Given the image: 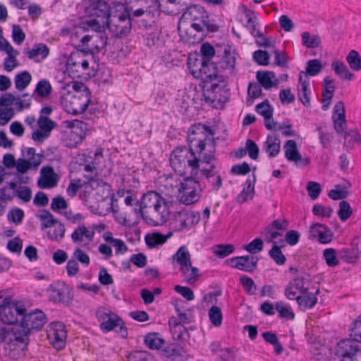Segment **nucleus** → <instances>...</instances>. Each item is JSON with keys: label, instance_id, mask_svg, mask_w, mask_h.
<instances>
[{"label": "nucleus", "instance_id": "nucleus-1", "mask_svg": "<svg viewBox=\"0 0 361 361\" xmlns=\"http://www.w3.org/2000/svg\"><path fill=\"white\" fill-rule=\"evenodd\" d=\"M46 322L44 313L37 310L29 314L24 312L20 324L2 328L1 339L5 343L4 348L8 352V355L13 360L23 357L31 330L40 329Z\"/></svg>", "mask_w": 361, "mask_h": 361}, {"label": "nucleus", "instance_id": "nucleus-2", "mask_svg": "<svg viewBox=\"0 0 361 361\" xmlns=\"http://www.w3.org/2000/svg\"><path fill=\"white\" fill-rule=\"evenodd\" d=\"M138 211L143 220L150 226L162 225L168 219L167 203L164 198L155 191H148L143 195Z\"/></svg>", "mask_w": 361, "mask_h": 361}, {"label": "nucleus", "instance_id": "nucleus-3", "mask_svg": "<svg viewBox=\"0 0 361 361\" xmlns=\"http://www.w3.org/2000/svg\"><path fill=\"white\" fill-rule=\"evenodd\" d=\"M212 156L199 157L195 151L186 147H178L171 154L170 164L174 171L180 176H196L200 161H209Z\"/></svg>", "mask_w": 361, "mask_h": 361}, {"label": "nucleus", "instance_id": "nucleus-4", "mask_svg": "<svg viewBox=\"0 0 361 361\" xmlns=\"http://www.w3.org/2000/svg\"><path fill=\"white\" fill-rule=\"evenodd\" d=\"M107 27L116 37L127 36L132 29L130 15L125 5L119 2H113L109 16L104 21V28Z\"/></svg>", "mask_w": 361, "mask_h": 361}, {"label": "nucleus", "instance_id": "nucleus-5", "mask_svg": "<svg viewBox=\"0 0 361 361\" xmlns=\"http://www.w3.org/2000/svg\"><path fill=\"white\" fill-rule=\"evenodd\" d=\"M111 4L109 5L104 0H87L85 13L90 17L97 18L87 20L85 25L87 29H91L97 32L104 30V21L110 13Z\"/></svg>", "mask_w": 361, "mask_h": 361}, {"label": "nucleus", "instance_id": "nucleus-6", "mask_svg": "<svg viewBox=\"0 0 361 361\" xmlns=\"http://www.w3.org/2000/svg\"><path fill=\"white\" fill-rule=\"evenodd\" d=\"M180 20L192 22L191 28L196 32H216L218 30V27L210 22L207 11L200 5H192L188 7L182 14Z\"/></svg>", "mask_w": 361, "mask_h": 361}, {"label": "nucleus", "instance_id": "nucleus-7", "mask_svg": "<svg viewBox=\"0 0 361 361\" xmlns=\"http://www.w3.org/2000/svg\"><path fill=\"white\" fill-rule=\"evenodd\" d=\"M188 66L190 73L196 78L200 79L205 83H213L222 82L223 78L218 74L216 63L207 60H199V59L188 58Z\"/></svg>", "mask_w": 361, "mask_h": 361}, {"label": "nucleus", "instance_id": "nucleus-8", "mask_svg": "<svg viewBox=\"0 0 361 361\" xmlns=\"http://www.w3.org/2000/svg\"><path fill=\"white\" fill-rule=\"evenodd\" d=\"M212 135V129L201 123L192 125L188 130L187 142L189 149L195 151L199 157H202L206 151V146L210 142Z\"/></svg>", "mask_w": 361, "mask_h": 361}, {"label": "nucleus", "instance_id": "nucleus-9", "mask_svg": "<svg viewBox=\"0 0 361 361\" xmlns=\"http://www.w3.org/2000/svg\"><path fill=\"white\" fill-rule=\"evenodd\" d=\"M173 261L180 266V271L184 281L192 285L200 277V270L192 266L190 254L185 246H181L173 256Z\"/></svg>", "mask_w": 361, "mask_h": 361}, {"label": "nucleus", "instance_id": "nucleus-10", "mask_svg": "<svg viewBox=\"0 0 361 361\" xmlns=\"http://www.w3.org/2000/svg\"><path fill=\"white\" fill-rule=\"evenodd\" d=\"M216 56L219 58L216 66L219 71L229 78L236 74L237 53L229 45L220 46L216 49Z\"/></svg>", "mask_w": 361, "mask_h": 361}, {"label": "nucleus", "instance_id": "nucleus-11", "mask_svg": "<svg viewBox=\"0 0 361 361\" xmlns=\"http://www.w3.org/2000/svg\"><path fill=\"white\" fill-rule=\"evenodd\" d=\"M200 220V212L182 209L173 214L170 220V226L174 231H188L197 225Z\"/></svg>", "mask_w": 361, "mask_h": 361}, {"label": "nucleus", "instance_id": "nucleus-12", "mask_svg": "<svg viewBox=\"0 0 361 361\" xmlns=\"http://www.w3.org/2000/svg\"><path fill=\"white\" fill-rule=\"evenodd\" d=\"M26 309L18 303L9 302L8 299H4L3 304L0 306V319L2 323L15 326L21 321L23 313Z\"/></svg>", "mask_w": 361, "mask_h": 361}, {"label": "nucleus", "instance_id": "nucleus-13", "mask_svg": "<svg viewBox=\"0 0 361 361\" xmlns=\"http://www.w3.org/2000/svg\"><path fill=\"white\" fill-rule=\"evenodd\" d=\"M83 92L70 96L63 101L65 111L73 115H78L85 112L90 102V92L84 87Z\"/></svg>", "mask_w": 361, "mask_h": 361}, {"label": "nucleus", "instance_id": "nucleus-14", "mask_svg": "<svg viewBox=\"0 0 361 361\" xmlns=\"http://www.w3.org/2000/svg\"><path fill=\"white\" fill-rule=\"evenodd\" d=\"M180 192V201L186 204H192L197 202L201 197L200 185L198 181L192 178L187 177L178 189Z\"/></svg>", "mask_w": 361, "mask_h": 361}, {"label": "nucleus", "instance_id": "nucleus-15", "mask_svg": "<svg viewBox=\"0 0 361 361\" xmlns=\"http://www.w3.org/2000/svg\"><path fill=\"white\" fill-rule=\"evenodd\" d=\"M97 317L100 322V328L105 332L119 328L120 331L126 333L123 321L114 312L109 310H99L97 312Z\"/></svg>", "mask_w": 361, "mask_h": 361}, {"label": "nucleus", "instance_id": "nucleus-16", "mask_svg": "<svg viewBox=\"0 0 361 361\" xmlns=\"http://www.w3.org/2000/svg\"><path fill=\"white\" fill-rule=\"evenodd\" d=\"M47 338L53 347L61 350L65 347L67 331L65 325L59 322H52L48 327Z\"/></svg>", "mask_w": 361, "mask_h": 361}, {"label": "nucleus", "instance_id": "nucleus-17", "mask_svg": "<svg viewBox=\"0 0 361 361\" xmlns=\"http://www.w3.org/2000/svg\"><path fill=\"white\" fill-rule=\"evenodd\" d=\"M353 339H343L338 343L335 355L341 361H353L354 355L361 348L360 345Z\"/></svg>", "mask_w": 361, "mask_h": 361}, {"label": "nucleus", "instance_id": "nucleus-18", "mask_svg": "<svg viewBox=\"0 0 361 361\" xmlns=\"http://www.w3.org/2000/svg\"><path fill=\"white\" fill-rule=\"evenodd\" d=\"M49 299L54 302L68 304L71 301V288L64 282H53L47 288Z\"/></svg>", "mask_w": 361, "mask_h": 361}, {"label": "nucleus", "instance_id": "nucleus-19", "mask_svg": "<svg viewBox=\"0 0 361 361\" xmlns=\"http://www.w3.org/2000/svg\"><path fill=\"white\" fill-rule=\"evenodd\" d=\"M309 283L305 274L298 275L289 282L285 289V295L289 300H295L299 295L307 293Z\"/></svg>", "mask_w": 361, "mask_h": 361}, {"label": "nucleus", "instance_id": "nucleus-20", "mask_svg": "<svg viewBox=\"0 0 361 361\" xmlns=\"http://www.w3.org/2000/svg\"><path fill=\"white\" fill-rule=\"evenodd\" d=\"M107 37L101 34L95 36L85 35L82 37L80 42L82 49L80 51L85 54H93L94 52H99L102 47L106 44Z\"/></svg>", "mask_w": 361, "mask_h": 361}, {"label": "nucleus", "instance_id": "nucleus-21", "mask_svg": "<svg viewBox=\"0 0 361 361\" xmlns=\"http://www.w3.org/2000/svg\"><path fill=\"white\" fill-rule=\"evenodd\" d=\"M285 157L289 161L294 162L298 166H307L310 163L309 158H302L293 140H288L283 145Z\"/></svg>", "mask_w": 361, "mask_h": 361}, {"label": "nucleus", "instance_id": "nucleus-22", "mask_svg": "<svg viewBox=\"0 0 361 361\" xmlns=\"http://www.w3.org/2000/svg\"><path fill=\"white\" fill-rule=\"evenodd\" d=\"M258 260L259 258L254 255L235 257L231 259L232 267L250 273L257 269Z\"/></svg>", "mask_w": 361, "mask_h": 361}, {"label": "nucleus", "instance_id": "nucleus-23", "mask_svg": "<svg viewBox=\"0 0 361 361\" xmlns=\"http://www.w3.org/2000/svg\"><path fill=\"white\" fill-rule=\"evenodd\" d=\"M41 178L38 180V186L40 188H51L58 183V176L51 166H44L41 169Z\"/></svg>", "mask_w": 361, "mask_h": 361}, {"label": "nucleus", "instance_id": "nucleus-24", "mask_svg": "<svg viewBox=\"0 0 361 361\" xmlns=\"http://www.w3.org/2000/svg\"><path fill=\"white\" fill-rule=\"evenodd\" d=\"M303 73H299V83L298 85V97L302 104L307 107L310 106L311 90L309 78H304Z\"/></svg>", "mask_w": 361, "mask_h": 361}, {"label": "nucleus", "instance_id": "nucleus-25", "mask_svg": "<svg viewBox=\"0 0 361 361\" xmlns=\"http://www.w3.org/2000/svg\"><path fill=\"white\" fill-rule=\"evenodd\" d=\"M10 188L13 190V193L6 194L4 192L3 196L7 200H13L15 197H18L24 202H28L32 198V191L27 186L17 187V183L10 182Z\"/></svg>", "mask_w": 361, "mask_h": 361}, {"label": "nucleus", "instance_id": "nucleus-26", "mask_svg": "<svg viewBox=\"0 0 361 361\" xmlns=\"http://www.w3.org/2000/svg\"><path fill=\"white\" fill-rule=\"evenodd\" d=\"M94 229L88 228L85 224H80L71 234V239L75 243H81L87 241L92 242L94 237Z\"/></svg>", "mask_w": 361, "mask_h": 361}, {"label": "nucleus", "instance_id": "nucleus-27", "mask_svg": "<svg viewBox=\"0 0 361 361\" xmlns=\"http://www.w3.org/2000/svg\"><path fill=\"white\" fill-rule=\"evenodd\" d=\"M310 236L317 238L321 243H329L332 240V235L330 230L323 224H314L310 229Z\"/></svg>", "mask_w": 361, "mask_h": 361}, {"label": "nucleus", "instance_id": "nucleus-28", "mask_svg": "<svg viewBox=\"0 0 361 361\" xmlns=\"http://www.w3.org/2000/svg\"><path fill=\"white\" fill-rule=\"evenodd\" d=\"M214 145L212 146V149L208 150V153H204L202 157L204 156H212V158L209 161H200L199 171L201 172L202 176L207 179L209 176H214L219 172L216 165L213 162L215 159L214 157Z\"/></svg>", "mask_w": 361, "mask_h": 361}, {"label": "nucleus", "instance_id": "nucleus-29", "mask_svg": "<svg viewBox=\"0 0 361 361\" xmlns=\"http://www.w3.org/2000/svg\"><path fill=\"white\" fill-rule=\"evenodd\" d=\"M25 55L35 62H40L45 59L49 54V49L42 43L36 44L32 49L25 50Z\"/></svg>", "mask_w": 361, "mask_h": 361}, {"label": "nucleus", "instance_id": "nucleus-30", "mask_svg": "<svg viewBox=\"0 0 361 361\" xmlns=\"http://www.w3.org/2000/svg\"><path fill=\"white\" fill-rule=\"evenodd\" d=\"M82 52L77 51L72 52L66 62V68L73 74V78L80 77V63L82 62Z\"/></svg>", "mask_w": 361, "mask_h": 361}, {"label": "nucleus", "instance_id": "nucleus-31", "mask_svg": "<svg viewBox=\"0 0 361 361\" xmlns=\"http://www.w3.org/2000/svg\"><path fill=\"white\" fill-rule=\"evenodd\" d=\"M219 87V85L217 82H213L210 83L209 86L205 85L203 90L202 100L213 108H217L219 104L215 92L216 89Z\"/></svg>", "mask_w": 361, "mask_h": 361}, {"label": "nucleus", "instance_id": "nucleus-32", "mask_svg": "<svg viewBox=\"0 0 361 361\" xmlns=\"http://www.w3.org/2000/svg\"><path fill=\"white\" fill-rule=\"evenodd\" d=\"M281 149V141L279 138L274 135L267 136L263 145V150L271 158L276 157Z\"/></svg>", "mask_w": 361, "mask_h": 361}, {"label": "nucleus", "instance_id": "nucleus-33", "mask_svg": "<svg viewBox=\"0 0 361 361\" xmlns=\"http://www.w3.org/2000/svg\"><path fill=\"white\" fill-rule=\"evenodd\" d=\"M319 290L317 289L315 293H307L300 295L295 299L297 303L302 310L312 308L317 302V298L315 294L318 293Z\"/></svg>", "mask_w": 361, "mask_h": 361}, {"label": "nucleus", "instance_id": "nucleus-34", "mask_svg": "<svg viewBox=\"0 0 361 361\" xmlns=\"http://www.w3.org/2000/svg\"><path fill=\"white\" fill-rule=\"evenodd\" d=\"M256 77L259 85L265 90H269L273 87H276L278 85L276 80L273 81V78L275 77V75L272 72L258 71Z\"/></svg>", "mask_w": 361, "mask_h": 361}, {"label": "nucleus", "instance_id": "nucleus-35", "mask_svg": "<svg viewBox=\"0 0 361 361\" xmlns=\"http://www.w3.org/2000/svg\"><path fill=\"white\" fill-rule=\"evenodd\" d=\"M146 44L150 48L163 47L165 44V35L161 31L156 30L147 35Z\"/></svg>", "mask_w": 361, "mask_h": 361}, {"label": "nucleus", "instance_id": "nucleus-36", "mask_svg": "<svg viewBox=\"0 0 361 361\" xmlns=\"http://www.w3.org/2000/svg\"><path fill=\"white\" fill-rule=\"evenodd\" d=\"M323 69V64L319 59L309 60L307 63L305 71H300V73H303L304 78H308V76H315L319 75Z\"/></svg>", "mask_w": 361, "mask_h": 361}, {"label": "nucleus", "instance_id": "nucleus-37", "mask_svg": "<svg viewBox=\"0 0 361 361\" xmlns=\"http://www.w3.org/2000/svg\"><path fill=\"white\" fill-rule=\"evenodd\" d=\"M169 324L171 334L174 338L181 340L184 334H187L186 328L181 324L180 320L177 318L172 317L169 320Z\"/></svg>", "mask_w": 361, "mask_h": 361}, {"label": "nucleus", "instance_id": "nucleus-38", "mask_svg": "<svg viewBox=\"0 0 361 361\" xmlns=\"http://www.w3.org/2000/svg\"><path fill=\"white\" fill-rule=\"evenodd\" d=\"M255 178H254L253 182L250 180H246L244 188L236 197V202L238 203L243 204L247 201V200L253 197L255 193Z\"/></svg>", "mask_w": 361, "mask_h": 361}, {"label": "nucleus", "instance_id": "nucleus-39", "mask_svg": "<svg viewBox=\"0 0 361 361\" xmlns=\"http://www.w3.org/2000/svg\"><path fill=\"white\" fill-rule=\"evenodd\" d=\"M178 30L181 39L185 43L195 44L202 40L204 32L193 33V31H195L193 29L185 31H181L180 28Z\"/></svg>", "mask_w": 361, "mask_h": 361}, {"label": "nucleus", "instance_id": "nucleus-40", "mask_svg": "<svg viewBox=\"0 0 361 361\" xmlns=\"http://www.w3.org/2000/svg\"><path fill=\"white\" fill-rule=\"evenodd\" d=\"M171 235V233H169L166 235L159 233H154L151 235L148 234L145 236V242L148 247H155L157 245L164 244Z\"/></svg>", "mask_w": 361, "mask_h": 361}, {"label": "nucleus", "instance_id": "nucleus-41", "mask_svg": "<svg viewBox=\"0 0 361 361\" xmlns=\"http://www.w3.org/2000/svg\"><path fill=\"white\" fill-rule=\"evenodd\" d=\"M151 5L146 8V9L144 8H138L133 12V16L135 17H140L144 14H146L147 16H154L155 15L159 14V7L160 4L158 0H151Z\"/></svg>", "mask_w": 361, "mask_h": 361}, {"label": "nucleus", "instance_id": "nucleus-42", "mask_svg": "<svg viewBox=\"0 0 361 361\" xmlns=\"http://www.w3.org/2000/svg\"><path fill=\"white\" fill-rule=\"evenodd\" d=\"M31 80V74L28 71H24L15 76L14 82L16 88L19 91H23L29 85Z\"/></svg>", "mask_w": 361, "mask_h": 361}, {"label": "nucleus", "instance_id": "nucleus-43", "mask_svg": "<svg viewBox=\"0 0 361 361\" xmlns=\"http://www.w3.org/2000/svg\"><path fill=\"white\" fill-rule=\"evenodd\" d=\"M335 73L342 79L350 80L354 75L348 70L346 65L341 61H334L331 64Z\"/></svg>", "mask_w": 361, "mask_h": 361}, {"label": "nucleus", "instance_id": "nucleus-44", "mask_svg": "<svg viewBox=\"0 0 361 361\" xmlns=\"http://www.w3.org/2000/svg\"><path fill=\"white\" fill-rule=\"evenodd\" d=\"M302 44L307 48L312 49L320 46L321 39L317 35H311L309 32H304L301 35Z\"/></svg>", "mask_w": 361, "mask_h": 361}, {"label": "nucleus", "instance_id": "nucleus-45", "mask_svg": "<svg viewBox=\"0 0 361 361\" xmlns=\"http://www.w3.org/2000/svg\"><path fill=\"white\" fill-rule=\"evenodd\" d=\"M145 343L150 349H160L162 348L164 340L159 336L157 333H149L145 338Z\"/></svg>", "mask_w": 361, "mask_h": 361}, {"label": "nucleus", "instance_id": "nucleus-46", "mask_svg": "<svg viewBox=\"0 0 361 361\" xmlns=\"http://www.w3.org/2000/svg\"><path fill=\"white\" fill-rule=\"evenodd\" d=\"M245 17L247 18L246 27L250 30V33L255 36L257 35L258 18L256 13L250 10L245 9Z\"/></svg>", "mask_w": 361, "mask_h": 361}, {"label": "nucleus", "instance_id": "nucleus-47", "mask_svg": "<svg viewBox=\"0 0 361 361\" xmlns=\"http://www.w3.org/2000/svg\"><path fill=\"white\" fill-rule=\"evenodd\" d=\"M346 61L353 71L361 70V56L357 51L351 50L346 57Z\"/></svg>", "mask_w": 361, "mask_h": 361}, {"label": "nucleus", "instance_id": "nucleus-48", "mask_svg": "<svg viewBox=\"0 0 361 361\" xmlns=\"http://www.w3.org/2000/svg\"><path fill=\"white\" fill-rule=\"evenodd\" d=\"M209 317L211 323L216 327L222 324L223 315L221 309L217 306H212L209 310Z\"/></svg>", "mask_w": 361, "mask_h": 361}, {"label": "nucleus", "instance_id": "nucleus-49", "mask_svg": "<svg viewBox=\"0 0 361 361\" xmlns=\"http://www.w3.org/2000/svg\"><path fill=\"white\" fill-rule=\"evenodd\" d=\"M38 218L42 221V228L51 227L59 221L48 210H42L38 215Z\"/></svg>", "mask_w": 361, "mask_h": 361}, {"label": "nucleus", "instance_id": "nucleus-50", "mask_svg": "<svg viewBox=\"0 0 361 361\" xmlns=\"http://www.w3.org/2000/svg\"><path fill=\"white\" fill-rule=\"evenodd\" d=\"M54 226V229L50 230L48 232L47 235L49 238L52 240L59 241L64 237L66 231L65 226L62 223L59 221H58V223Z\"/></svg>", "mask_w": 361, "mask_h": 361}, {"label": "nucleus", "instance_id": "nucleus-51", "mask_svg": "<svg viewBox=\"0 0 361 361\" xmlns=\"http://www.w3.org/2000/svg\"><path fill=\"white\" fill-rule=\"evenodd\" d=\"M51 85L48 80H41L37 84L35 92L40 97H47L51 94Z\"/></svg>", "mask_w": 361, "mask_h": 361}, {"label": "nucleus", "instance_id": "nucleus-52", "mask_svg": "<svg viewBox=\"0 0 361 361\" xmlns=\"http://www.w3.org/2000/svg\"><path fill=\"white\" fill-rule=\"evenodd\" d=\"M240 282L248 295H252L255 294L257 291V286L254 281L250 277L243 275L240 277Z\"/></svg>", "mask_w": 361, "mask_h": 361}, {"label": "nucleus", "instance_id": "nucleus-53", "mask_svg": "<svg viewBox=\"0 0 361 361\" xmlns=\"http://www.w3.org/2000/svg\"><path fill=\"white\" fill-rule=\"evenodd\" d=\"M234 246L231 244H221L214 247V253L220 258H224L234 252Z\"/></svg>", "mask_w": 361, "mask_h": 361}, {"label": "nucleus", "instance_id": "nucleus-54", "mask_svg": "<svg viewBox=\"0 0 361 361\" xmlns=\"http://www.w3.org/2000/svg\"><path fill=\"white\" fill-rule=\"evenodd\" d=\"M353 213L350 204L346 201H341L339 204L338 215L342 221H346Z\"/></svg>", "mask_w": 361, "mask_h": 361}, {"label": "nucleus", "instance_id": "nucleus-55", "mask_svg": "<svg viewBox=\"0 0 361 361\" xmlns=\"http://www.w3.org/2000/svg\"><path fill=\"white\" fill-rule=\"evenodd\" d=\"M256 111L262 116L264 118L272 117L273 108L271 106L268 100H265L262 103L257 104L255 107Z\"/></svg>", "mask_w": 361, "mask_h": 361}, {"label": "nucleus", "instance_id": "nucleus-56", "mask_svg": "<svg viewBox=\"0 0 361 361\" xmlns=\"http://www.w3.org/2000/svg\"><path fill=\"white\" fill-rule=\"evenodd\" d=\"M275 308L277 312L279 313V316L281 318H284L286 319H293L295 317V314L292 310V309L283 305L281 302H276L275 304Z\"/></svg>", "mask_w": 361, "mask_h": 361}, {"label": "nucleus", "instance_id": "nucleus-57", "mask_svg": "<svg viewBox=\"0 0 361 361\" xmlns=\"http://www.w3.org/2000/svg\"><path fill=\"white\" fill-rule=\"evenodd\" d=\"M270 257L279 265L284 264L286 262V257L282 253L281 248L277 245H274L270 250Z\"/></svg>", "mask_w": 361, "mask_h": 361}, {"label": "nucleus", "instance_id": "nucleus-58", "mask_svg": "<svg viewBox=\"0 0 361 361\" xmlns=\"http://www.w3.org/2000/svg\"><path fill=\"white\" fill-rule=\"evenodd\" d=\"M324 257L329 267H336L338 264L339 261L337 258L336 251L333 248H328L324 251Z\"/></svg>", "mask_w": 361, "mask_h": 361}, {"label": "nucleus", "instance_id": "nucleus-59", "mask_svg": "<svg viewBox=\"0 0 361 361\" xmlns=\"http://www.w3.org/2000/svg\"><path fill=\"white\" fill-rule=\"evenodd\" d=\"M202 59L200 60H207L210 61L211 59L216 54V50L209 43H204L200 48Z\"/></svg>", "mask_w": 361, "mask_h": 361}, {"label": "nucleus", "instance_id": "nucleus-60", "mask_svg": "<svg viewBox=\"0 0 361 361\" xmlns=\"http://www.w3.org/2000/svg\"><path fill=\"white\" fill-rule=\"evenodd\" d=\"M264 243L261 238H255L244 246V249L251 254H256L263 250Z\"/></svg>", "mask_w": 361, "mask_h": 361}, {"label": "nucleus", "instance_id": "nucleus-61", "mask_svg": "<svg viewBox=\"0 0 361 361\" xmlns=\"http://www.w3.org/2000/svg\"><path fill=\"white\" fill-rule=\"evenodd\" d=\"M128 361H155L154 357L146 351H135L130 355Z\"/></svg>", "mask_w": 361, "mask_h": 361}, {"label": "nucleus", "instance_id": "nucleus-62", "mask_svg": "<svg viewBox=\"0 0 361 361\" xmlns=\"http://www.w3.org/2000/svg\"><path fill=\"white\" fill-rule=\"evenodd\" d=\"M24 217V212L20 208L11 209L8 214V219L16 225L21 224Z\"/></svg>", "mask_w": 361, "mask_h": 361}, {"label": "nucleus", "instance_id": "nucleus-63", "mask_svg": "<svg viewBox=\"0 0 361 361\" xmlns=\"http://www.w3.org/2000/svg\"><path fill=\"white\" fill-rule=\"evenodd\" d=\"M307 190L312 200H316L319 196L322 188L319 183L310 181L307 185Z\"/></svg>", "mask_w": 361, "mask_h": 361}, {"label": "nucleus", "instance_id": "nucleus-64", "mask_svg": "<svg viewBox=\"0 0 361 361\" xmlns=\"http://www.w3.org/2000/svg\"><path fill=\"white\" fill-rule=\"evenodd\" d=\"M253 59L259 65L267 66L269 64V56L266 51H255L253 53Z\"/></svg>", "mask_w": 361, "mask_h": 361}]
</instances>
